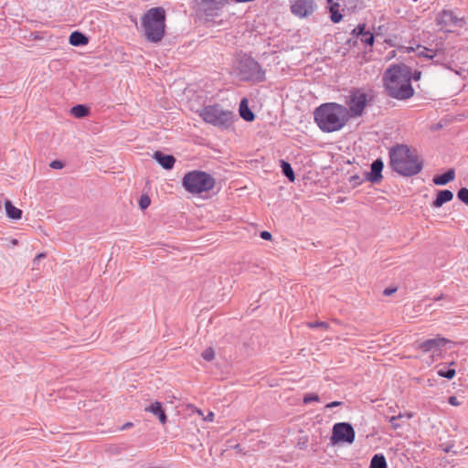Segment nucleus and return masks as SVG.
<instances>
[{
  "label": "nucleus",
  "mask_w": 468,
  "mask_h": 468,
  "mask_svg": "<svg viewBox=\"0 0 468 468\" xmlns=\"http://www.w3.org/2000/svg\"><path fill=\"white\" fill-rule=\"evenodd\" d=\"M341 404H342L341 401H333V402L326 404L325 408L330 409V408L340 406Z\"/></svg>",
  "instance_id": "obj_37"
},
{
  "label": "nucleus",
  "mask_w": 468,
  "mask_h": 468,
  "mask_svg": "<svg viewBox=\"0 0 468 468\" xmlns=\"http://www.w3.org/2000/svg\"><path fill=\"white\" fill-rule=\"evenodd\" d=\"M49 166L53 169H61L64 167V164L59 160H54L49 164Z\"/></svg>",
  "instance_id": "obj_33"
},
{
  "label": "nucleus",
  "mask_w": 468,
  "mask_h": 468,
  "mask_svg": "<svg viewBox=\"0 0 468 468\" xmlns=\"http://www.w3.org/2000/svg\"><path fill=\"white\" fill-rule=\"evenodd\" d=\"M70 113L76 118H84L89 115L90 109L82 104H78L70 109Z\"/></svg>",
  "instance_id": "obj_25"
},
{
  "label": "nucleus",
  "mask_w": 468,
  "mask_h": 468,
  "mask_svg": "<svg viewBox=\"0 0 468 468\" xmlns=\"http://www.w3.org/2000/svg\"><path fill=\"white\" fill-rule=\"evenodd\" d=\"M233 448H234L236 451H238V452H241V451H242L240 444H236Z\"/></svg>",
  "instance_id": "obj_41"
},
{
  "label": "nucleus",
  "mask_w": 468,
  "mask_h": 468,
  "mask_svg": "<svg viewBox=\"0 0 468 468\" xmlns=\"http://www.w3.org/2000/svg\"><path fill=\"white\" fill-rule=\"evenodd\" d=\"M202 357L206 360V361H212L215 357V351L212 347H207V349H205L202 353Z\"/></svg>",
  "instance_id": "obj_30"
},
{
  "label": "nucleus",
  "mask_w": 468,
  "mask_h": 468,
  "mask_svg": "<svg viewBox=\"0 0 468 468\" xmlns=\"http://www.w3.org/2000/svg\"><path fill=\"white\" fill-rule=\"evenodd\" d=\"M435 21L439 29L446 32H452L465 24L463 18L455 15L452 10L441 11L437 15Z\"/></svg>",
  "instance_id": "obj_8"
},
{
  "label": "nucleus",
  "mask_w": 468,
  "mask_h": 468,
  "mask_svg": "<svg viewBox=\"0 0 468 468\" xmlns=\"http://www.w3.org/2000/svg\"><path fill=\"white\" fill-rule=\"evenodd\" d=\"M239 115L247 122H252L255 119V114L248 106V100L242 99L239 104Z\"/></svg>",
  "instance_id": "obj_20"
},
{
  "label": "nucleus",
  "mask_w": 468,
  "mask_h": 468,
  "mask_svg": "<svg viewBox=\"0 0 468 468\" xmlns=\"http://www.w3.org/2000/svg\"><path fill=\"white\" fill-rule=\"evenodd\" d=\"M260 236H261V238L262 239H265V240H271V237H272V236H271V232H269V231H267V230H263V231H261V234H260Z\"/></svg>",
  "instance_id": "obj_35"
},
{
  "label": "nucleus",
  "mask_w": 468,
  "mask_h": 468,
  "mask_svg": "<svg viewBox=\"0 0 468 468\" xmlns=\"http://www.w3.org/2000/svg\"><path fill=\"white\" fill-rule=\"evenodd\" d=\"M448 343H451L449 339L441 336H437L436 338L427 339L420 343L418 347L422 352L428 353L430 351H437Z\"/></svg>",
  "instance_id": "obj_13"
},
{
  "label": "nucleus",
  "mask_w": 468,
  "mask_h": 468,
  "mask_svg": "<svg viewBox=\"0 0 468 468\" xmlns=\"http://www.w3.org/2000/svg\"><path fill=\"white\" fill-rule=\"evenodd\" d=\"M306 325L309 328H321L326 330L328 328V324L326 322H308Z\"/></svg>",
  "instance_id": "obj_31"
},
{
  "label": "nucleus",
  "mask_w": 468,
  "mask_h": 468,
  "mask_svg": "<svg viewBox=\"0 0 468 468\" xmlns=\"http://www.w3.org/2000/svg\"><path fill=\"white\" fill-rule=\"evenodd\" d=\"M410 51H417V55L419 57H424L429 59H432L438 55V51L434 49L428 48L426 47L418 45L416 48H410L409 52Z\"/></svg>",
  "instance_id": "obj_21"
},
{
  "label": "nucleus",
  "mask_w": 468,
  "mask_h": 468,
  "mask_svg": "<svg viewBox=\"0 0 468 468\" xmlns=\"http://www.w3.org/2000/svg\"><path fill=\"white\" fill-rule=\"evenodd\" d=\"M369 468H388L386 458L383 454H375L370 462Z\"/></svg>",
  "instance_id": "obj_23"
},
{
  "label": "nucleus",
  "mask_w": 468,
  "mask_h": 468,
  "mask_svg": "<svg viewBox=\"0 0 468 468\" xmlns=\"http://www.w3.org/2000/svg\"><path fill=\"white\" fill-rule=\"evenodd\" d=\"M154 159L165 169L170 170L174 167L176 158L171 154H165L160 151L154 152Z\"/></svg>",
  "instance_id": "obj_15"
},
{
  "label": "nucleus",
  "mask_w": 468,
  "mask_h": 468,
  "mask_svg": "<svg viewBox=\"0 0 468 468\" xmlns=\"http://www.w3.org/2000/svg\"><path fill=\"white\" fill-rule=\"evenodd\" d=\"M352 434H353V441L355 440V431L353 430L352 431Z\"/></svg>",
  "instance_id": "obj_47"
},
{
  "label": "nucleus",
  "mask_w": 468,
  "mask_h": 468,
  "mask_svg": "<svg viewBox=\"0 0 468 468\" xmlns=\"http://www.w3.org/2000/svg\"><path fill=\"white\" fill-rule=\"evenodd\" d=\"M130 426H132V423H126V424L124 425V427H130Z\"/></svg>",
  "instance_id": "obj_46"
},
{
  "label": "nucleus",
  "mask_w": 468,
  "mask_h": 468,
  "mask_svg": "<svg viewBox=\"0 0 468 468\" xmlns=\"http://www.w3.org/2000/svg\"><path fill=\"white\" fill-rule=\"evenodd\" d=\"M17 243H18V241H17L16 239H13V240H12V244H13V245H16Z\"/></svg>",
  "instance_id": "obj_42"
},
{
  "label": "nucleus",
  "mask_w": 468,
  "mask_h": 468,
  "mask_svg": "<svg viewBox=\"0 0 468 468\" xmlns=\"http://www.w3.org/2000/svg\"><path fill=\"white\" fill-rule=\"evenodd\" d=\"M443 298V295L441 294V296L437 297L435 300L438 301V300H441Z\"/></svg>",
  "instance_id": "obj_44"
},
{
  "label": "nucleus",
  "mask_w": 468,
  "mask_h": 468,
  "mask_svg": "<svg viewBox=\"0 0 468 468\" xmlns=\"http://www.w3.org/2000/svg\"><path fill=\"white\" fill-rule=\"evenodd\" d=\"M46 257V254L45 253H39L38 255H37L33 261V262L35 264L38 263L40 261L41 259H44Z\"/></svg>",
  "instance_id": "obj_38"
},
{
  "label": "nucleus",
  "mask_w": 468,
  "mask_h": 468,
  "mask_svg": "<svg viewBox=\"0 0 468 468\" xmlns=\"http://www.w3.org/2000/svg\"><path fill=\"white\" fill-rule=\"evenodd\" d=\"M327 4L329 5V0H327Z\"/></svg>",
  "instance_id": "obj_49"
},
{
  "label": "nucleus",
  "mask_w": 468,
  "mask_h": 468,
  "mask_svg": "<svg viewBox=\"0 0 468 468\" xmlns=\"http://www.w3.org/2000/svg\"><path fill=\"white\" fill-rule=\"evenodd\" d=\"M199 116L205 122L220 128H229L234 118L231 111L224 110L218 104L205 106L199 112Z\"/></svg>",
  "instance_id": "obj_6"
},
{
  "label": "nucleus",
  "mask_w": 468,
  "mask_h": 468,
  "mask_svg": "<svg viewBox=\"0 0 468 468\" xmlns=\"http://www.w3.org/2000/svg\"><path fill=\"white\" fill-rule=\"evenodd\" d=\"M375 41L373 33L367 29L366 24H359L353 28V47H356L360 42L365 47H372Z\"/></svg>",
  "instance_id": "obj_10"
},
{
  "label": "nucleus",
  "mask_w": 468,
  "mask_h": 468,
  "mask_svg": "<svg viewBox=\"0 0 468 468\" xmlns=\"http://www.w3.org/2000/svg\"><path fill=\"white\" fill-rule=\"evenodd\" d=\"M413 416L412 413H404V414H401L399 413V415L397 416H392L389 418V422L391 424V427L394 429V430H397L399 428H400L402 426V423L400 422V420L402 419H407V420H410L411 419Z\"/></svg>",
  "instance_id": "obj_24"
},
{
  "label": "nucleus",
  "mask_w": 468,
  "mask_h": 468,
  "mask_svg": "<svg viewBox=\"0 0 468 468\" xmlns=\"http://www.w3.org/2000/svg\"><path fill=\"white\" fill-rule=\"evenodd\" d=\"M352 179H353V181H356V179H359V177H358V176H352Z\"/></svg>",
  "instance_id": "obj_43"
},
{
  "label": "nucleus",
  "mask_w": 468,
  "mask_h": 468,
  "mask_svg": "<svg viewBox=\"0 0 468 468\" xmlns=\"http://www.w3.org/2000/svg\"><path fill=\"white\" fill-rule=\"evenodd\" d=\"M182 184L187 192L200 194L215 186V178L204 171L193 170L184 176Z\"/></svg>",
  "instance_id": "obj_5"
},
{
  "label": "nucleus",
  "mask_w": 468,
  "mask_h": 468,
  "mask_svg": "<svg viewBox=\"0 0 468 468\" xmlns=\"http://www.w3.org/2000/svg\"><path fill=\"white\" fill-rule=\"evenodd\" d=\"M145 411L151 412L153 415L156 416L161 422V424L165 425L167 421V416L163 410L162 404L158 401H155L145 408Z\"/></svg>",
  "instance_id": "obj_16"
},
{
  "label": "nucleus",
  "mask_w": 468,
  "mask_h": 468,
  "mask_svg": "<svg viewBox=\"0 0 468 468\" xmlns=\"http://www.w3.org/2000/svg\"><path fill=\"white\" fill-rule=\"evenodd\" d=\"M331 441L334 445H337L340 442L351 443V423H335L333 427Z\"/></svg>",
  "instance_id": "obj_9"
},
{
  "label": "nucleus",
  "mask_w": 468,
  "mask_h": 468,
  "mask_svg": "<svg viewBox=\"0 0 468 468\" xmlns=\"http://www.w3.org/2000/svg\"><path fill=\"white\" fill-rule=\"evenodd\" d=\"M213 418H214V413L212 411H209L208 414L206 417H204V420L212 421Z\"/></svg>",
  "instance_id": "obj_40"
},
{
  "label": "nucleus",
  "mask_w": 468,
  "mask_h": 468,
  "mask_svg": "<svg viewBox=\"0 0 468 468\" xmlns=\"http://www.w3.org/2000/svg\"><path fill=\"white\" fill-rule=\"evenodd\" d=\"M390 166L398 174L411 176L422 170V161L417 151L405 144H397L389 151Z\"/></svg>",
  "instance_id": "obj_3"
},
{
  "label": "nucleus",
  "mask_w": 468,
  "mask_h": 468,
  "mask_svg": "<svg viewBox=\"0 0 468 468\" xmlns=\"http://www.w3.org/2000/svg\"><path fill=\"white\" fill-rule=\"evenodd\" d=\"M69 42L74 47H80L87 45L89 42L88 37L80 31H74L70 34Z\"/></svg>",
  "instance_id": "obj_19"
},
{
  "label": "nucleus",
  "mask_w": 468,
  "mask_h": 468,
  "mask_svg": "<svg viewBox=\"0 0 468 468\" xmlns=\"http://www.w3.org/2000/svg\"><path fill=\"white\" fill-rule=\"evenodd\" d=\"M453 198V193L451 190H439L436 198L432 202L433 207H441L443 204L450 202Z\"/></svg>",
  "instance_id": "obj_17"
},
{
  "label": "nucleus",
  "mask_w": 468,
  "mask_h": 468,
  "mask_svg": "<svg viewBox=\"0 0 468 468\" xmlns=\"http://www.w3.org/2000/svg\"><path fill=\"white\" fill-rule=\"evenodd\" d=\"M346 43H347V44L351 43V39H347V40H346Z\"/></svg>",
  "instance_id": "obj_48"
},
{
  "label": "nucleus",
  "mask_w": 468,
  "mask_h": 468,
  "mask_svg": "<svg viewBox=\"0 0 468 468\" xmlns=\"http://www.w3.org/2000/svg\"><path fill=\"white\" fill-rule=\"evenodd\" d=\"M151 204V199L147 195H142L139 199V207L142 210L146 209Z\"/></svg>",
  "instance_id": "obj_29"
},
{
  "label": "nucleus",
  "mask_w": 468,
  "mask_h": 468,
  "mask_svg": "<svg viewBox=\"0 0 468 468\" xmlns=\"http://www.w3.org/2000/svg\"><path fill=\"white\" fill-rule=\"evenodd\" d=\"M448 402L452 405V406H459L461 404V402L459 401L458 398L455 397V396H451L449 399H448Z\"/></svg>",
  "instance_id": "obj_34"
},
{
  "label": "nucleus",
  "mask_w": 468,
  "mask_h": 468,
  "mask_svg": "<svg viewBox=\"0 0 468 468\" xmlns=\"http://www.w3.org/2000/svg\"><path fill=\"white\" fill-rule=\"evenodd\" d=\"M6 216L14 220H18L22 218L23 212L21 209L16 207L11 201L6 200L5 202Z\"/></svg>",
  "instance_id": "obj_22"
},
{
  "label": "nucleus",
  "mask_w": 468,
  "mask_h": 468,
  "mask_svg": "<svg viewBox=\"0 0 468 468\" xmlns=\"http://www.w3.org/2000/svg\"><path fill=\"white\" fill-rule=\"evenodd\" d=\"M397 292V288L394 287V288H386L384 291H383V294L385 296H390L392 295L394 292Z\"/></svg>",
  "instance_id": "obj_36"
},
{
  "label": "nucleus",
  "mask_w": 468,
  "mask_h": 468,
  "mask_svg": "<svg viewBox=\"0 0 468 468\" xmlns=\"http://www.w3.org/2000/svg\"><path fill=\"white\" fill-rule=\"evenodd\" d=\"M455 177L454 169H449L445 173L437 175L432 178V182L437 186H444L452 181Z\"/></svg>",
  "instance_id": "obj_18"
},
{
  "label": "nucleus",
  "mask_w": 468,
  "mask_h": 468,
  "mask_svg": "<svg viewBox=\"0 0 468 468\" xmlns=\"http://www.w3.org/2000/svg\"><path fill=\"white\" fill-rule=\"evenodd\" d=\"M141 25L148 41L153 43L160 42L165 36V9L160 6L150 8L143 15Z\"/></svg>",
  "instance_id": "obj_4"
},
{
  "label": "nucleus",
  "mask_w": 468,
  "mask_h": 468,
  "mask_svg": "<svg viewBox=\"0 0 468 468\" xmlns=\"http://www.w3.org/2000/svg\"><path fill=\"white\" fill-rule=\"evenodd\" d=\"M281 168L282 171V174L288 178L290 182H294L295 180V175L293 172V169L288 162L284 160H281Z\"/></svg>",
  "instance_id": "obj_26"
},
{
  "label": "nucleus",
  "mask_w": 468,
  "mask_h": 468,
  "mask_svg": "<svg viewBox=\"0 0 468 468\" xmlns=\"http://www.w3.org/2000/svg\"><path fill=\"white\" fill-rule=\"evenodd\" d=\"M319 396L314 393H307L303 397V403L308 404L313 401H319Z\"/></svg>",
  "instance_id": "obj_32"
},
{
  "label": "nucleus",
  "mask_w": 468,
  "mask_h": 468,
  "mask_svg": "<svg viewBox=\"0 0 468 468\" xmlns=\"http://www.w3.org/2000/svg\"><path fill=\"white\" fill-rule=\"evenodd\" d=\"M421 77V72L420 71H418L416 70L413 74L411 73V79H413L414 80H419Z\"/></svg>",
  "instance_id": "obj_39"
},
{
  "label": "nucleus",
  "mask_w": 468,
  "mask_h": 468,
  "mask_svg": "<svg viewBox=\"0 0 468 468\" xmlns=\"http://www.w3.org/2000/svg\"><path fill=\"white\" fill-rule=\"evenodd\" d=\"M314 10V0H295L291 5V11L299 17H305L311 15Z\"/></svg>",
  "instance_id": "obj_11"
},
{
  "label": "nucleus",
  "mask_w": 468,
  "mask_h": 468,
  "mask_svg": "<svg viewBox=\"0 0 468 468\" xmlns=\"http://www.w3.org/2000/svg\"><path fill=\"white\" fill-rule=\"evenodd\" d=\"M350 111L336 102L321 104L314 112V122L324 133L341 130L350 118Z\"/></svg>",
  "instance_id": "obj_2"
},
{
  "label": "nucleus",
  "mask_w": 468,
  "mask_h": 468,
  "mask_svg": "<svg viewBox=\"0 0 468 468\" xmlns=\"http://www.w3.org/2000/svg\"><path fill=\"white\" fill-rule=\"evenodd\" d=\"M388 95L397 100H407L413 96L411 69L405 64L390 66L384 74Z\"/></svg>",
  "instance_id": "obj_1"
},
{
  "label": "nucleus",
  "mask_w": 468,
  "mask_h": 468,
  "mask_svg": "<svg viewBox=\"0 0 468 468\" xmlns=\"http://www.w3.org/2000/svg\"><path fill=\"white\" fill-rule=\"evenodd\" d=\"M237 70L242 80L253 82H262L265 80V71L251 57H241L238 62Z\"/></svg>",
  "instance_id": "obj_7"
},
{
  "label": "nucleus",
  "mask_w": 468,
  "mask_h": 468,
  "mask_svg": "<svg viewBox=\"0 0 468 468\" xmlns=\"http://www.w3.org/2000/svg\"><path fill=\"white\" fill-rule=\"evenodd\" d=\"M384 167V163L381 159H376L371 164L370 172H367L365 174V177L367 181L372 184H378L382 180V170Z\"/></svg>",
  "instance_id": "obj_14"
},
{
  "label": "nucleus",
  "mask_w": 468,
  "mask_h": 468,
  "mask_svg": "<svg viewBox=\"0 0 468 468\" xmlns=\"http://www.w3.org/2000/svg\"><path fill=\"white\" fill-rule=\"evenodd\" d=\"M367 101V94L360 90H353V118L362 115Z\"/></svg>",
  "instance_id": "obj_12"
},
{
  "label": "nucleus",
  "mask_w": 468,
  "mask_h": 468,
  "mask_svg": "<svg viewBox=\"0 0 468 468\" xmlns=\"http://www.w3.org/2000/svg\"><path fill=\"white\" fill-rule=\"evenodd\" d=\"M197 413H198L200 416H203V412H202L200 410H197Z\"/></svg>",
  "instance_id": "obj_45"
},
{
  "label": "nucleus",
  "mask_w": 468,
  "mask_h": 468,
  "mask_svg": "<svg viewBox=\"0 0 468 468\" xmlns=\"http://www.w3.org/2000/svg\"><path fill=\"white\" fill-rule=\"evenodd\" d=\"M457 197L465 205L468 206V188L462 187L457 193Z\"/></svg>",
  "instance_id": "obj_27"
},
{
  "label": "nucleus",
  "mask_w": 468,
  "mask_h": 468,
  "mask_svg": "<svg viewBox=\"0 0 468 468\" xmlns=\"http://www.w3.org/2000/svg\"><path fill=\"white\" fill-rule=\"evenodd\" d=\"M455 369H452V368H449V369H440L438 371V375L440 377H442V378H448V379H452L453 378V377L455 376Z\"/></svg>",
  "instance_id": "obj_28"
}]
</instances>
